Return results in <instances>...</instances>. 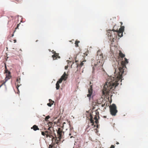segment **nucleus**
Instances as JSON below:
<instances>
[{"label":"nucleus","mask_w":148,"mask_h":148,"mask_svg":"<svg viewBox=\"0 0 148 148\" xmlns=\"http://www.w3.org/2000/svg\"><path fill=\"white\" fill-rule=\"evenodd\" d=\"M61 78L64 80H66L67 78V75L66 73L65 72L63 75L61 76Z\"/></svg>","instance_id":"obj_14"},{"label":"nucleus","mask_w":148,"mask_h":148,"mask_svg":"<svg viewBox=\"0 0 148 148\" xmlns=\"http://www.w3.org/2000/svg\"><path fill=\"white\" fill-rule=\"evenodd\" d=\"M55 143H52L51 145H49V148H52L53 147H56L55 146Z\"/></svg>","instance_id":"obj_17"},{"label":"nucleus","mask_w":148,"mask_h":148,"mask_svg":"<svg viewBox=\"0 0 148 148\" xmlns=\"http://www.w3.org/2000/svg\"><path fill=\"white\" fill-rule=\"evenodd\" d=\"M56 139H55V144H58L60 142V139H59V140H58L57 138V137H56Z\"/></svg>","instance_id":"obj_18"},{"label":"nucleus","mask_w":148,"mask_h":148,"mask_svg":"<svg viewBox=\"0 0 148 148\" xmlns=\"http://www.w3.org/2000/svg\"><path fill=\"white\" fill-rule=\"evenodd\" d=\"M49 124H51V123H52L50 122H49Z\"/></svg>","instance_id":"obj_40"},{"label":"nucleus","mask_w":148,"mask_h":148,"mask_svg":"<svg viewBox=\"0 0 148 148\" xmlns=\"http://www.w3.org/2000/svg\"><path fill=\"white\" fill-rule=\"evenodd\" d=\"M53 103L54 101H52V103H51V102H50V103H48L47 105L48 106L51 107V106L53 104Z\"/></svg>","instance_id":"obj_22"},{"label":"nucleus","mask_w":148,"mask_h":148,"mask_svg":"<svg viewBox=\"0 0 148 148\" xmlns=\"http://www.w3.org/2000/svg\"><path fill=\"white\" fill-rule=\"evenodd\" d=\"M16 84H17V86H16L17 88H18V87H19L21 84H20V82H18V83H16Z\"/></svg>","instance_id":"obj_24"},{"label":"nucleus","mask_w":148,"mask_h":148,"mask_svg":"<svg viewBox=\"0 0 148 148\" xmlns=\"http://www.w3.org/2000/svg\"><path fill=\"white\" fill-rule=\"evenodd\" d=\"M10 72L9 71V74L8 75H6V77L5 78V82H5L7 80H8L9 79H10L11 77V76L10 75Z\"/></svg>","instance_id":"obj_13"},{"label":"nucleus","mask_w":148,"mask_h":148,"mask_svg":"<svg viewBox=\"0 0 148 148\" xmlns=\"http://www.w3.org/2000/svg\"><path fill=\"white\" fill-rule=\"evenodd\" d=\"M50 117L49 116H48L46 117L45 119L46 121H47V120L49 119V118Z\"/></svg>","instance_id":"obj_25"},{"label":"nucleus","mask_w":148,"mask_h":148,"mask_svg":"<svg viewBox=\"0 0 148 148\" xmlns=\"http://www.w3.org/2000/svg\"><path fill=\"white\" fill-rule=\"evenodd\" d=\"M91 82H90V88L88 89V94L87 95V96L88 97H90L92 92V85H91Z\"/></svg>","instance_id":"obj_7"},{"label":"nucleus","mask_w":148,"mask_h":148,"mask_svg":"<svg viewBox=\"0 0 148 148\" xmlns=\"http://www.w3.org/2000/svg\"><path fill=\"white\" fill-rule=\"evenodd\" d=\"M53 53H54L53 52ZM54 54L52 56V57L53 58V60H56L57 58H60V57L59 56L58 53H56L55 52H54Z\"/></svg>","instance_id":"obj_9"},{"label":"nucleus","mask_w":148,"mask_h":148,"mask_svg":"<svg viewBox=\"0 0 148 148\" xmlns=\"http://www.w3.org/2000/svg\"><path fill=\"white\" fill-rule=\"evenodd\" d=\"M86 61H83L82 62L79 64H78L77 65V67L78 69H80L81 67L84 64V62H85Z\"/></svg>","instance_id":"obj_11"},{"label":"nucleus","mask_w":148,"mask_h":148,"mask_svg":"<svg viewBox=\"0 0 148 148\" xmlns=\"http://www.w3.org/2000/svg\"><path fill=\"white\" fill-rule=\"evenodd\" d=\"M63 80V79L61 77L60 78L57 82L60 84L62 82Z\"/></svg>","instance_id":"obj_23"},{"label":"nucleus","mask_w":148,"mask_h":148,"mask_svg":"<svg viewBox=\"0 0 148 148\" xmlns=\"http://www.w3.org/2000/svg\"><path fill=\"white\" fill-rule=\"evenodd\" d=\"M79 42V41L76 40L75 41V46L76 47H77L78 46V43Z\"/></svg>","instance_id":"obj_21"},{"label":"nucleus","mask_w":148,"mask_h":148,"mask_svg":"<svg viewBox=\"0 0 148 148\" xmlns=\"http://www.w3.org/2000/svg\"><path fill=\"white\" fill-rule=\"evenodd\" d=\"M19 24H18L17 25V27L15 28V29H17L19 26Z\"/></svg>","instance_id":"obj_30"},{"label":"nucleus","mask_w":148,"mask_h":148,"mask_svg":"<svg viewBox=\"0 0 148 148\" xmlns=\"http://www.w3.org/2000/svg\"><path fill=\"white\" fill-rule=\"evenodd\" d=\"M120 23L121 25H122V24H123V23L122 22H120Z\"/></svg>","instance_id":"obj_34"},{"label":"nucleus","mask_w":148,"mask_h":148,"mask_svg":"<svg viewBox=\"0 0 148 148\" xmlns=\"http://www.w3.org/2000/svg\"><path fill=\"white\" fill-rule=\"evenodd\" d=\"M97 56L98 57H99V56H100V59L102 60L103 59V54L101 53V51L100 50H99L97 51Z\"/></svg>","instance_id":"obj_10"},{"label":"nucleus","mask_w":148,"mask_h":148,"mask_svg":"<svg viewBox=\"0 0 148 148\" xmlns=\"http://www.w3.org/2000/svg\"><path fill=\"white\" fill-rule=\"evenodd\" d=\"M31 129H33L34 131L39 130V128H38V127L36 125H34L33 127L31 128Z\"/></svg>","instance_id":"obj_16"},{"label":"nucleus","mask_w":148,"mask_h":148,"mask_svg":"<svg viewBox=\"0 0 148 148\" xmlns=\"http://www.w3.org/2000/svg\"><path fill=\"white\" fill-rule=\"evenodd\" d=\"M41 134L42 135L45 136L47 137V132H46V131L45 132H41Z\"/></svg>","instance_id":"obj_20"},{"label":"nucleus","mask_w":148,"mask_h":148,"mask_svg":"<svg viewBox=\"0 0 148 148\" xmlns=\"http://www.w3.org/2000/svg\"><path fill=\"white\" fill-rule=\"evenodd\" d=\"M77 61V60H75V62H76Z\"/></svg>","instance_id":"obj_45"},{"label":"nucleus","mask_w":148,"mask_h":148,"mask_svg":"<svg viewBox=\"0 0 148 148\" xmlns=\"http://www.w3.org/2000/svg\"><path fill=\"white\" fill-rule=\"evenodd\" d=\"M97 116H98V118H99V115H97Z\"/></svg>","instance_id":"obj_44"},{"label":"nucleus","mask_w":148,"mask_h":148,"mask_svg":"<svg viewBox=\"0 0 148 148\" xmlns=\"http://www.w3.org/2000/svg\"><path fill=\"white\" fill-rule=\"evenodd\" d=\"M68 68V66H65V69H67Z\"/></svg>","instance_id":"obj_31"},{"label":"nucleus","mask_w":148,"mask_h":148,"mask_svg":"<svg viewBox=\"0 0 148 148\" xmlns=\"http://www.w3.org/2000/svg\"><path fill=\"white\" fill-rule=\"evenodd\" d=\"M55 131L54 130L53 128L51 126H50L49 127L47 130L46 131L47 132V138L49 137L52 138V140L54 138V137L53 136L54 134L55 136L56 137L55 134L54 133Z\"/></svg>","instance_id":"obj_2"},{"label":"nucleus","mask_w":148,"mask_h":148,"mask_svg":"<svg viewBox=\"0 0 148 148\" xmlns=\"http://www.w3.org/2000/svg\"><path fill=\"white\" fill-rule=\"evenodd\" d=\"M97 128L98 127V125H97Z\"/></svg>","instance_id":"obj_38"},{"label":"nucleus","mask_w":148,"mask_h":148,"mask_svg":"<svg viewBox=\"0 0 148 148\" xmlns=\"http://www.w3.org/2000/svg\"><path fill=\"white\" fill-rule=\"evenodd\" d=\"M51 99H49V102H50V101H51Z\"/></svg>","instance_id":"obj_42"},{"label":"nucleus","mask_w":148,"mask_h":148,"mask_svg":"<svg viewBox=\"0 0 148 148\" xmlns=\"http://www.w3.org/2000/svg\"><path fill=\"white\" fill-rule=\"evenodd\" d=\"M57 132L58 134V138L60 139H61L62 137V131L61 128H58V130L57 131Z\"/></svg>","instance_id":"obj_8"},{"label":"nucleus","mask_w":148,"mask_h":148,"mask_svg":"<svg viewBox=\"0 0 148 148\" xmlns=\"http://www.w3.org/2000/svg\"><path fill=\"white\" fill-rule=\"evenodd\" d=\"M5 68L6 69V66L5 65Z\"/></svg>","instance_id":"obj_39"},{"label":"nucleus","mask_w":148,"mask_h":148,"mask_svg":"<svg viewBox=\"0 0 148 148\" xmlns=\"http://www.w3.org/2000/svg\"><path fill=\"white\" fill-rule=\"evenodd\" d=\"M71 133L69 134V135L71 136Z\"/></svg>","instance_id":"obj_41"},{"label":"nucleus","mask_w":148,"mask_h":148,"mask_svg":"<svg viewBox=\"0 0 148 148\" xmlns=\"http://www.w3.org/2000/svg\"><path fill=\"white\" fill-rule=\"evenodd\" d=\"M125 55L124 54H123L121 51H119V58H124L125 57Z\"/></svg>","instance_id":"obj_12"},{"label":"nucleus","mask_w":148,"mask_h":148,"mask_svg":"<svg viewBox=\"0 0 148 148\" xmlns=\"http://www.w3.org/2000/svg\"><path fill=\"white\" fill-rule=\"evenodd\" d=\"M90 123H92V125H93L94 124V120L93 119V117L92 114H90Z\"/></svg>","instance_id":"obj_15"},{"label":"nucleus","mask_w":148,"mask_h":148,"mask_svg":"<svg viewBox=\"0 0 148 148\" xmlns=\"http://www.w3.org/2000/svg\"><path fill=\"white\" fill-rule=\"evenodd\" d=\"M13 35H14L13 34L12 35V36H13Z\"/></svg>","instance_id":"obj_47"},{"label":"nucleus","mask_w":148,"mask_h":148,"mask_svg":"<svg viewBox=\"0 0 148 148\" xmlns=\"http://www.w3.org/2000/svg\"><path fill=\"white\" fill-rule=\"evenodd\" d=\"M95 123H96V124H97L98 123V119H96V120H95Z\"/></svg>","instance_id":"obj_28"},{"label":"nucleus","mask_w":148,"mask_h":148,"mask_svg":"<svg viewBox=\"0 0 148 148\" xmlns=\"http://www.w3.org/2000/svg\"><path fill=\"white\" fill-rule=\"evenodd\" d=\"M115 27L116 25L114 26L113 27V30H114V31H115L116 33V36L117 35H118L120 37H122L123 36V32L124 30V26H122V25L119 29V30H118V28H117L116 30H114V28Z\"/></svg>","instance_id":"obj_5"},{"label":"nucleus","mask_w":148,"mask_h":148,"mask_svg":"<svg viewBox=\"0 0 148 148\" xmlns=\"http://www.w3.org/2000/svg\"><path fill=\"white\" fill-rule=\"evenodd\" d=\"M37 41H38V40H36V41L37 42Z\"/></svg>","instance_id":"obj_46"},{"label":"nucleus","mask_w":148,"mask_h":148,"mask_svg":"<svg viewBox=\"0 0 148 148\" xmlns=\"http://www.w3.org/2000/svg\"><path fill=\"white\" fill-rule=\"evenodd\" d=\"M72 137H73V136H71L70 137V138H71Z\"/></svg>","instance_id":"obj_43"},{"label":"nucleus","mask_w":148,"mask_h":148,"mask_svg":"<svg viewBox=\"0 0 148 148\" xmlns=\"http://www.w3.org/2000/svg\"><path fill=\"white\" fill-rule=\"evenodd\" d=\"M119 144V143L118 142H117L116 143V144L118 145V144Z\"/></svg>","instance_id":"obj_36"},{"label":"nucleus","mask_w":148,"mask_h":148,"mask_svg":"<svg viewBox=\"0 0 148 148\" xmlns=\"http://www.w3.org/2000/svg\"><path fill=\"white\" fill-rule=\"evenodd\" d=\"M66 124V123L65 122H64L63 123V126H62V127H64V125L65 124Z\"/></svg>","instance_id":"obj_32"},{"label":"nucleus","mask_w":148,"mask_h":148,"mask_svg":"<svg viewBox=\"0 0 148 148\" xmlns=\"http://www.w3.org/2000/svg\"><path fill=\"white\" fill-rule=\"evenodd\" d=\"M103 117L104 118H106V116H104Z\"/></svg>","instance_id":"obj_37"},{"label":"nucleus","mask_w":148,"mask_h":148,"mask_svg":"<svg viewBox=\"0 0 148 148\" xmlns=\"http://www.w3.org/2000/svg\"><path fill=\"white\" fill-rule=\"evenodd\" d=\"M60 86L59 85V83L57 82L56 84V89H59L60 88Z\"/></svg>","instance_id":"obj_19"},{"label":"nucleus","mask_w":148,"mask_h":148,"mask_svg":"<svg viewBox=\"0 0 148 148\" xmlns=\"http://www.w3.org/2000/svg\"><path fill=\"white\" fill-rule=\"evenodd\" d=\"M13 41L14 43H15L16 42V39H14L13 40Z\"/></svg>","instance_id":"obj_33"},{"label":"nucleus","mask_w":148,"mask_h":148,"mask_svg":"<svg viewBox=\"0 0 148 148\" xmlns=\"http://www.w3.org/2000/svg\"><path fill=\"white\" fill-rule=\"evenodd\" d=\"M109 107L110 112L111 115L114 116L116 115L117 112V110H116V107L115 104H113L110 106Z\"/></svg>","instance_id":"obj_6"},{"label":"nucleus","mask_w":148,"mask_h":148,"mask_svg":"<svg viewBox=\"0 0 148 148\" xmlns=\"http://www.w3.org/2000/svg\"><path fill=\"white\" fill-rule=\"evenodd\" d=\"M114 147L115 146L114 145H112L110 148H114Z\"/></svg>","instance_id":"obj_29"},{"label":"nucleus","mask_w":148,"mask_h":148,"mask_svg":"<svg viewBox=\"0 0 148 148\" xmlns=\"http://www.w3.org/2000/svg\"><path fill=\"white\" fill-rule=\"evenodd\" d=\"M125 60H122L121 62V66L119 67V71L116 73V70L114 74H116V77H110L108 78L106 84L103 86V93L104 95H106L109 93V92L114 87H115L119 84V82L121 79L122 74L126 68V64L128 63V60L126 58H124Z\"/></svg>","instance_id":"obj_1"},{"label":"nucleus","mask_w":148,"mask_h":148,"mask_svg":"<svg viewBox=\"0 0 148 148\" xmlns=\"http://www.w3.org/2000/svg\"><path fill=\"white\" fill-rule=\"evenodd\" d=\"M96 114L95 115V116L94 118V119H95V120H96H96L98 119L97 118V113H96Z\"/></svg>","instance_id":"obj_26"},{"label":"nucleus","mask_w":148,"mask_h":148,"mask_svg":"<svg viewBox=\"0 0 148 148\" xmlns=\"http://www.w3.org/2000/svg\"><path fill=\"white\" fill-rule=\"evenodd\" d=\"M20 78H18L17 79L16 82H16L18 83V82H20Z\"/></svg>","instance_id":"obj_27"},{"label":"nucleus","mask_w":148,"mask_h":148,"mask_svg":"<svg viewBox=\"0 0 148 148\" xmlns=\"http://www.w3.org/2000/svg\"><path fill=\"white\" fill-rule=\"evenodd\" d=\"M116 25V27H114V30H116V29H116V28H115V27H117V26H116V25ZM114 26H115V25Z\"/></svg>","instance_id":"obj_35"},{"label":"nucleus","mask_w":148,"mask_h":148,"mask_svg":"<svg viewBox=\"0 0 148 148\" xmlns=\"http://www.w3.org/2000/svg\"><path fill=\"white\" fill-rule=\"evenodd\" d=\"M103 64L102 63V60L101 59H98L97 60V63L94 64V66L93 67V71L95 70V68H97L98 69H101L104 71L103 68Z\"/></svg>","instance_id":"obj_3"},{"label":"nucleus","mask_w":148,"mask_h":148,"mask_svg":"<svg viewBox=\"0 0 148 148\" xmlns=\"http://www.w3.org/2000/svg\"><path fill=\"white\" fill-rule=\"evenodd\" d=\"M107 32L108 35L110 40H112V41H113V40L114 39V38L116 37V33L115 31L113 30V29L112 30L108 29L107 31Z\"/></svg>","instance_id":"obj_4"}]
</instances>
